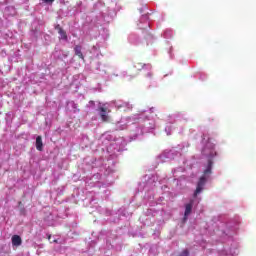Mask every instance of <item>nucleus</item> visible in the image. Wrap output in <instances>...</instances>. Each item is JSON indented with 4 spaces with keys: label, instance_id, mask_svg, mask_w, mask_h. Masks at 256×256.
Listing matches in <instances>:
<instances>
[{
    "label": "nucleus",
    "instance_id": "nucleus-1",
    "mask_svg": "<svg viewBox=\"0 0 256 256\" xmlns=\"http://www.w3.org/2000/svg\"><path fill=\"white\" fill-rule=\"evenodd\" d=\"M203 155H205L206 157H209L208 159V164L206 169L204 170V174L203 176L200 177L198 183H197V187L196 190L194 192V197H197V195H199V193H201L203 191V187H205V183H207V175H211L212 173V169H213V157H215L216 152L214 148H204L202 150Z\"/></svg>",
    "mask_w": 256,
    "mask_h": 256
},
{
    "label": "nucleus",
    "instance_id": "nucleus-2",
    "mask_svg": "<svg viewBox=\"0 0 256 256\" xmlns=\"http://www.w3.org/2000/svg\"><path fill=\"white\" fill-rule=\"evenodd\" d=\"M98 111L103 123H109V113H111V110L103 105L98 107Z\"/></svg>",
    "mask_w": 256,
    "mask_h": 256
},
{
    "label": "nucleus",
    "instance_id": "nucleus-3",
    "mask_svg": "<svg viewBox=\"0 0 256 256\" xmlns=\"http://www.w3.org/2000/svg\"><path fill=\"white\" fill-rule=\"evenodd\" d=\"M191 211H193V200L185 204L184 221H187V218L191 215Z\"/></svg>",
    "mask_w": 256,
    "mask_h": 256
},
{
    "label": "nucleus",
    "instance_id": "nucleus-4",
    "mask_svg": "<svg viewBox=\"0 0 256 256\" xmlns=\"http://www.w3.org/2000/svg\"><path fill=\"white\" fill-rule=\"evenodd\" d=\"M21 243H23L21 236H19V235L12 236V245L14 247H19L21 245Z\"/></svg>",
    "mask_w": 256,
    "mask_h": 256
},
{
    "label": "nucleus",
    "instance_id": "nucleus-5",
    "mask_svg": "<svg viewBox=\"0 0 256 256\" xmlns=\"http://www.w3.org/2000/svg\"><path fill=\"white\" fill-rule=\"evenodd\" d=\"M74 53L79 59H85V56H83V52H81V45H76L74 47Z\"/></svg>",
    "mask_w": 256,
    "mask_h": 256
},
{
    "label": "nucleus",
    "instance_id": "nucleus-6",
    "mask_svg": "<svg viewBox=\"0 0 256 256\" xmlns=\"http://www.w3.org/2000/svg\"><path fill=\"white\" fill-rule=\"evenodd\" d=\"M36 149L37 151H43V138L41 136L36 138Z\"/></svg>",
    "mask_w": 256,
    "mask_h": 256
},
{
    "label": "nucleus",
    "instance_id": "nucleus-7",
    "mask_svg": "<svg viewBox=\"0 0 256 256\" xmlns=\"http://www.w3.org/2000/svg\"><path fill=\"white\" fill-rule=\"evenodd\" d=\"M60 35V39H62L63 41H67V32H65L63 29L60 30V32H58Z\"/></svg>",
    "mask_w": 256,
    "mask_h": 256
},
{
    "label": "nucleus",
    "instance_id": "nucleus-8",
    "mask_svg": "<svg viewBox=\"0 0 256 256\" xmlns=\"http://www.w3.org/2000/svg\"><path fill=\"white\" fill-rule=\"evenodd\" d=\"M55 29H56V31H58V33H60L61 31H63V28H62L61 25H59V24H57V25L55 26Z\"/></svg>",
    "mask_w": 256,
    "mask_h": 256
},
{
    "label": "nucleus",
    "instance_id": "nucleus-9",
    "mask_svg": "<svg viewBox=\"0 0 256 256\" xmlns=\"http://www.w3.org/2000/svg\"><path fill=\"white\" fill-rule=\"evenodd\" d=\"M182 256H189V250H184L182 252Z\"/></svg>",
    "mask_w": 256,
    "mask_h": 256
},
{
    "label": "nucleus",
    "instance_id": "nucleus-10",
    "mask_svg": "<svg viewBox=\"0 0 256 256\" xmlns=\"http://www.w3.org/2000/svg\"><path fill=\"white\" fill-rule=\"evenodd\" d=\"M44 3H53L55 0H43Z\"/></svg>",
    "mask_w": 256,
    "mask_h": 256
}]
</instances>
